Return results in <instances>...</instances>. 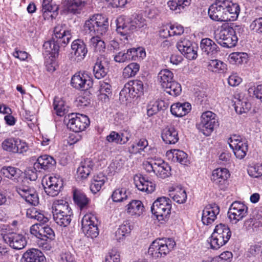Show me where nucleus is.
I'll use <instances>...</instances> for the list:
<instances>
[{"label": "nucleus", "mask_w": 262, "mask_h": 262, "mask_svg": "<svg viewBox=\"0 0 262 262\" xmlns=\"http://www.w3.org/2000/svg\"><path fill=\"white\" fill-rule=\"evenodd\" d=\"M108 27L107 18L101 14H95L86 20L83 26L85 33L93 36L90 39V45L94 49L100 40L99 36L105 34Z\"/></svg>", "instance_id": "f257e3e1"}, {"label": "nucleus", "mask_w": 262, "mask_h": 262, "mask_svg": "<svg viewBox=\"0 0 262 262\" xmlns=\"http://www.w3.org/2000/svg\"><path fill=\"white\" fill-rule=\"evenodd\" d=\"M54 36L50 40L45 42L43 47L54 57L58 54L60 47H65L70 41L72 35L67 30L65 25H58L54 28Z\"/></svg>", "instance_id": "f03ea898"}, {"label": "nucleus", "mask_w": 262, "mask_h": 262, "mask_svg": "<svg viewBox=\"0 0 262 262\" xmlns=\"http://www.w3.org/2000/svg\"><path fill=\"white\" fill-rule=\"evenodd\" d=\"M231 236V232L227 225L222 223L217 225L210 237L211 248L219 249L229 241Z\"/></svg>", "instance_id": "7ed1b4c3"}, {"label": "nucleus", "mask_w": 262, "mask_h": 262, "mask_svg": "<svg viewBox=\"0 0 262 262\" xmlns=\"http://www.w3.org/2000/svg\"><path fill=\"white\" fill-rule=\"evenodd\" d=\"M175 245V242L171 238L157 239L150 245L148 253L155 258L164 257Z\"/></svg>", "instance_id": "20e7f679"}, {"label": "nucleus", "mask_w": 262, "mask_h": 262, "mask_svg": "<svg viewBox=\"0 0 262 262\" xmlns=\"http://www.w3.org/2000/svg\"><path fill=\"white\" fill-rule=\"evenodd\" d=\"M219 125L217 115L211 111H206L202 113L196 127L204 135L208 136Z\"/></svg>", "instance_id": "39448f33"}, {"label": "nucleus", "mask_w": 262, "mask_h": 262, "mask_svg": "<svg viewBox=\"0 0 262 262\" xmlns=\"http://www.w3.org/2000/svg\"><path fill=\"white\" fill-rule=\"evenodd\" d=\"M171 201L166 197L158 198L152 204L151 211L159 221H165L170 213Z\"/></svg>", "instance_id": "423d86ee"}, {"label": "nucleus", "mask_w": 262, "mask_h": 262, "mask_svg": "<svg viewBox=\"0 0 262 262\" xmlns=\"http://www.w3.org/2000/svg\"><path fill=\"white\" fill-rule=\"evenodd\" d=\"M143 83L139 80L130 81L126 83L120 92V98H125L126 100L128 98L139 96L143 94Z\"/></svg>", "instance_id": "0eeeda50"}, {"label": "nucleus", "mask_w": 262, "mask_h": 262, "mask_svg": "<svg viewBox=\"0 0 262 262\" xmlns=\"http://www.w3.org/2000/svg\"><path fill=\"white\" fill-rule=\"evenodd\" d=\"M2 147L4 150L14 154H23L29 149L26 142L15 138L5 139L2 143Z\"/></svg>", "instance_id": "6e6552de"}, {"label": "nucleus", "mask_w": 262, "mask_h": 262, "mask_svg": "<svg viewBox=\"0 0 262 262\" xmlns=\"http://www.w3.org/2000/svg\"><path fill=\"white\" fill-rule=\"evenodd\" d=\"M68 127L75 133L84 130L90 124L88 116L80 114H71L68 115Z\"/></svg>", "instance_id": "1a4fd4ad"}, {"label": "nucleus", "mask_w": 262, "mask_h": 262, "mask_svg": "<svg viewBox=\"0 0 262 262\" xmlns=\"http://www.w3.org/2000/svg\"><path fill=\"white\" fill-rule=\"evenodd\" d=\"M23 183L16 186L17 192L27 203L34 206L37 205L39 203V199L36 190L34 188L26 185L25 181H23Z\"/></svg>", "instance_id": "9d476101"}, {"label": "nucleus", "mask_w": 262, "mask_h": 262, "mask_svg": "<svg viewBox=\"0 0 262 262\" xmlns=\"http://www.w3.org/2000/svg\"><path fill=\"white\" fill-rule=\"evenodd\" d=\"M248 213V207L240 202H233L228 212V215L230 221L236 224L245 217Z\"/></svg>", "instance_id": "9b49d317"}, {"label": "nucleus", "mask_w": 262, "mask_h": 262, "mask_svg": "<svg viewBox=\"0 0 262 262\" xmlns=\"http://www.w3.org/2000/svg\"><path fill=\"white\" fill-rule=\"evenodd\" d=\"M5 242L13 249L19 250L24 248L27 245L26 237L21 234L15 232H9L3 236Z\"/></svg>", "instance_id": "f8f14e48"}, {"label": "nucleus", "mask_w": 262, "mask_h": 262, "mask_svg": "<svg viewBox=\"0 0 262 262\" xmlns=\"http://www.w3.org/2000/svg\"><path fill=\"white\" fill-rule=\"evenodd\" d=\"M92 78L86 74H75L71 79V85L78 90H88L93 85Z\"/></svg>", "instance_id": "ddd939ff"}, {"label": "nucleus", "mask_w": 262, "mask_h": 262, "mask_svg": "<svg viewBox=\"0 0 262 262\" xmlns=\"http://www.w3.org/2000/svg\"><path fill=\"white\" fill-rule=\"evenodd\" d=\"M220 211V207L215 203L206 205L202 211V222L203 224L207 226L212 224L216 219Z\"/></svg>", "instance_id": "4468645a"}, {"label": "nucleus", "mask_w": 262, "mask_h": 262, "mask_svg": "<svg viewBox=\"0 0 262 262\" xmlns=\"http://www.w3.org/2000/svg\"><path fill=\"white\" fill-rule=\"evenodd\" d=\"M118 33L124 36L127 39V37L132 34L134 30V25H132L129 17L125 16H120L116 20Z\"/></svg>", "instance_id": "2eb2a0df"}, {"label": "nucleus", "mask_w": 262, "mask_h": 262, "mask_svg": "<svg viewBox=\"0 0 262 262\" xmlns=\"http://www.w3.org/2000/svg\"><path fill=\"white\" fill-rule=\"evenodd\" d=\"M224 6L221 3L215 2L212 4L208 9V15L210 18L214 21H227Z\"/></svg>", "instance_id": "dca6fc26"}, {"label": "nucleus", "mask_w": 262, "mask_h": 262, "mask_svg": "<svg viewBox=\"0 0 262 262\" xmlns=\"http://www.w3.org/2000/svg\"><path fill=\"white\" fill-rule=\"evenodd\" d=\"M230 173L227 169L217 168L212 172L211 180L215 184L223 189L226 185Z\"/></svg>", "instance_id": "f3484780"}, {"label": "nucleus", "mask_w": 262, "mask_h": 262, "mask_svg": "<svg viewBox=\"0 0 262 262\" xmlns=\"http://www.w3.org/2000/svg\"><path fill=\"white\" fill-rule=\"evenodd\" d=\"M62 186V180L56 177H50L44 186L45 191L50 196H56Z\"/></svg>", "instance_id": "a211bd4d"}, {"label": "nucleus", "mask_w": 262, "mask_h": 262, "mask_svg": "<svg viewBox=\"0 0 262 262\" xmlns=\"http://www.w3.org/2000/svg\"><path fill=\"white\" fill-rule=\"evenodd\" d=\"M134 182L136 187L141 191L150 193L155 189L156 185L142 175H136L134 177Z\"/></svg>", "instance_id": "6ab92c4d"}, {"label": "nucleus", "mask_w": 262, "mask_h": 262, "mask_svg": "<svg viewBox=\"0 0 262 262\" xmlns=\"http://www.w3.org/2000/svg\"><path fill=\"white\" fill-rule=\"evenodd\" d=\"M108 72V63L105 58L103 56L98 57L93 67V72L97 79L104 77Z\"/></svg>", "instance_id": "aec40b11"}, {"label": "nucleus", "mask_w": 262, "mask_h": 262, "mask_svg": "<svg viewBox=\"0 0 262 262\" xmlns=\"http://www.w3.org/2000/svg\"><path fill=\"white\" fill-rule=\"evenodd\" d=\"M45 259V257L40 250L31 249L23 254L20 262H43Z\"/></svg>", "instance_id": "412c9836"}, {"label": "nucleus", "mask_w": 262, "mask_h": 262, "mask_svg": "<svg viewBox=\"0 0 262 262\" xmlns=\"http://www.w3.org/2000/svg\"><path fill=\"white\" fill-rule=\"evenodd\" d=\"M200 47L203 52L211 56V57H215V55H216L220 51L219 48L217 45L213 40L208 38L202 39Z\"/></svg>", "instance_id": "4be33fe9"}, {"label": "nucleus", "mask_w": 262, "mask_h": 262, "mask_svg": "<svg viewBox=\"0 0 262 262\" xmlns=\"http://www.w3.org/2000/svg\"><path fill=\"white\" fill-rule=\"evenodd\" d=\"M87 4V1L84 0H68L67 10L73 14H80L84 11Z\"/></svg>", "instance_id": "5701e85b"}, {"label": "nucleus", "mask_w": 262, "mask_h": 262, "mask_svg": "<svg viewBox=\"0 0 262 262\" xmlns=\"http://www.w3.org/2000/svg\"><path fill=\"white\" fill-rule=\"evenodd\" d=\"M56 161L51 156L45 155L39 157L34 163V168L48 170L52 169L56 165Z\"/></svg>", "instance_id": "b1692460"}, {"label": "nucleus", "mask_w": 262, "mask_h": 262, "mask_svg": "<svg viewBox=\"0 0 262 262\" xmlns=\"http://www.w3.org/2000/svg\"><path fill=\"white\" fill-rule=\"evenodd\" d=\"M166 156L173 162H178L182 165H186L189 161L187 155L179 149H171L167 151Z\"/></svg>", "instance_id": "393cba45"}, {"label": "nucleus", "mask_w": 262, "mask_h": 262, "mask_svg": "<svg viewBox=\"0 0 262 262\" xmlns=\"http://www.w3.org/2000/svg\"><path fill=\"white\" fill-rule=\"evenodd\" d=\"M163 142L167 144H174L179 141L178 131L173 127H166L161 133Z\"/></svg>", "instance_id": "a878e982"}, {"label": "nucleus", "mask_w": 262, "mask_h": 262, "mask_svg": "<svg viewBox=\"0 0 262 262\" xmlns=\"http://www.w3.org/2000/svg\"><path fill=\"white\" fill-rule=\"evenodd\" d=\"M224 5V3H223ZM224 9L228 18L227 21H233L237 19L240 12L239 6L237 4L233 3L227 0L225 3Z\"/></svg>", "instance_id": "bb28decb"}, {"label": "nucleus", "mask_w": 262, "mask_h": 262, "mask_svg": "<svg viewBox=\"0 0 262 262\" xmlns=\"http://www.w3.org/2000/svg\"><path fill=\"white\" fill-rule=\"evenodd\" d=\"M71 48L72 53H74L77 60L83 59L88 52L85 44L80 39H76L73 41Z\"/></svg>", "instance_id": "cd10ccee"}, {"label": "nucleus", "mask_w": 262, "mask_h": 262, "mask_svg": "<svg viewBox=\"0 0 262 262\" xmlns=\"http://www.w3.org/2000/svg\"><path fill=\"white\" fill-rule=\"evenodd\" d=\"M191 4V0H169L167 6L175 14L185 11Z\"/></svg>", "instance_id": "c85d7f7f"}, {"label": "nucleus", "mask_w": 262, "mask_h": 262, "mask_svg": "<svg viewBox=\"0 0 262 262\" xmlns=\"http://www.w3.org/2000/svg\"><path fill=\"white\" fill-rule=\"evenodd\" d=\"M94 162L91 159H86L80 163V166L77 168L78 177L81 179H86L90 175L94 167Z\"/></svg>", "instance_id": "c756f323"}, {"label": "nucleus", "mask_w": 262, "mask_h": 262, "mask_svg": "<svg viewBox=\"0 0 262 262\" xmlns=\"http://www.w3.org/2000/svg\"><path fill=\"white\" fill-rule=\"evenodd\" d=\"M243 31V28L241 26H236L232 28V32L230 33L227 39L224 40V44H220L221 46L231 48L235 47L237 42L238 38L237 33H240Z\"/></svg>", "instance_id": "7c9ffc66"}, {"label": "nucleus", "mask_w": 262, "mask_h": 262, "mask_svg": "<svg viewBox=\"0 0 262 262\" xmlns=\"http://www.w3.org/2000/svg\"><path fill=\"white\" fill-rule=\"evenodd\" d=\"M191 104L188 102L173 104L170 107L172 115L176 117H182L187 114L191 110Z\"/></svg>", "instance_id": "2f4dec72"}, {"label": "nucleus", "mask_w": 262, "mask_h": 262, "mask_svg": "<svg viewBox=\"0 0 262 262\" xmlns=\"http://www.w3.org/2000/svg\"><path fill=\"white\" fill-rule=\"evenodd\" d=\"M137 50L135 48L128 49L126 52H120L114 56V60L119 63L124 62L125 61L135 60L137 57Z\"/></svg>", "instance_id": "473e14b6"}, {"label": "nucleus", "mask_w": 262, "mask_h": 262, "mask_svg": "<svg viewBox=\"0 0 262 262\" xmlns=\"http://www.w3.org/2000/svg\"><path fill=\"white\" fill-rule=\"evenodd\" d=\"M155 174L158 177L165 179L170 174V166L166 162L161 159L157 160V166L155 167Z\"/></svg>", "instance_id": "72a5a7b5"}, {"label": "nucleus", "mask_w": 262, "mask_h": 262, "mask_svg": "<svg viewBox=\"0 0 262 262\" xmlns=\"http://www.w3.org/2000/svg\"><path fill=\"white\" fill-rule=\"evenodd\" d=\"M144 207L140 200H133L127 205V212L131 215L139 216L142 214Z\"/></svg>", "instance_id": "f704fd0d"}, {"label": "nucleus", "mask_w": 262, "mask_h": 262, "mask_svg": "<svg viewBox=\"0 0 262 262\" xmlns=\"http://www.w3.org/2000/svg\"><path fill=\"white\" fill-rule=\"evenodd\" d=\"M52 208L53 214H55L63 212L66 213L68 212L72 211L68 202L64 200H55L52 204Z\"/></svg>", "instance_id": "c9c22d12"}, {"label": "nucleus", "mask_w": 262, "mask_h": 262, "mask_svg": "<svg viewBox=\"0 0 262 262\" xmlns=\"http://www.w3.org/2000/svg\"><path fill=\"white\" fill-rule=\"evenodd\" d=\"M1 172L5 177L15 182L18 181L21 174V170L12 166H4L1 169Z\"/></svg>", "instance_id": "e433bc0d"}, {"label": "nucleus", "mask_w": 262, "mask_h": 262, "mask_svg": "<svg viewBox=\"0 0 262 262\" xmlns=\"http://www.w3.org/2000/svg\"><path fill=\"white\" fill-rule=\"evenodd\" d=\"M74 203L82 210L86 207L90 202V199L82 191L74 190L73 191Z\"/></svg>", "instance_id": "4c0bfd02"}, {"label": "nucleus", "mask_w": 262, "mask_h": 262, "mask_svg": "<svg viewBox=\"0 0 262 262\" xmlns=\"http://www.w3.org/2000/svg\"><path fill=\"white\" fill-rule=\"evenodd\" d=\"M106 178L102 173L95 176L92 181L90 189L94 194L99 192L106 182Z\"/></svg>", "instance_id": "58836bf2"}, {"label": "nucleus", "mask_w": 262, "mask_h": 262, "mask_svg": "<svg viewBox=\"0 0 262 262\" xmlns=\"http://www.w3.org/2000/svg\"><path fill=\"white\" fill-rule=\"evenodd\" d=\"M232 28L228 25H224L215 32V38L219 44H224V40L227 39L229 34L232 32Z\"/></svg>", "instance_id": "ea45409f"}, {"label": "nucleus", "mask_w": 262, "mask_h": 262, "mask_svg": "<svg viewBox=\"0 0 262 262\" xmlns=\"http://www.w3.org/2000/svg\"><path fill=\"white\" fill-rule=\"evenodd\" d=\"M230 148L233 150L236 157L242 159L246 155L248 146L247 141H244L232 144Z\"/></svg>", "instance_id": "a19ab883"}, {"label": "nucleus", "mask_w": 262, "mask_h": 262, "mask_svg": "<svg viewBox=\"0 0 262 262\" xmlns=\"http://www.w3.org/2000/svg\"><path fill=\"white\" fill-rule=\"evenodd\" d=\"M173 74L170 70L164 69L158 74V78L162 88H167V85L173 81Z\"/></svg>", "instance_id": "79ce46f5"}, {"label": "nucleus", "mask_w": 262, "mask_h": 262, "mask_svg": "<svg viewBox=\"0 0 262 262\" xmlns=\"http://www.w3.org/2000/svg\"><path fill=\"white\" fill-rule=\"evenodd\" d=\"M54 221L59 226L62 227L68 226L71 222L72 211L68 212L66 213H61L56 214H53Z\"/></svg>", "instance_id": "37998d69"}, {"label": "nucleus", "mask_w": 262, "mask_h": 262, "mask_svg": "<svg viewBox=\"0 0 262 262\" xmlns=\"http://www.w3.org/2000/svg\"><path fill=\"white\" fill-rule=\"evenodd\" d=\"M27 215L29 218L37 220L39 222L38 224L42 226L49 221L48 217L45 216L43 214L37 211L35 208L28 210L27 212Z\"/></svg>", "instance_id": "c03bdc74"}, {"label": "nucleus", "mask_w": 262, "mask_h": 262, "mask_svg": "<svg viewBox=\"0 0 262 262\" xmlns=\"http://www.w3.org/2000/svg\"><path fill=\"white\" fill-rule=\"evenodd\" d=\"M140 66L138 63L133 62L125 67L122 75L124 78H128L135 76L139 72Z\"/></svg>", "instance_id": "a18cd8bd"}, {"label": "nucleus", "mask_w": 262, "mask_h": 262, "mask_svg": "<svg viewBox=\"0 0 262 262\" xmlns=\"http://www.w3.org/2000/svg\"><path fill=\"white\" fill-rule=\"evenodd\" d=\"M131 231L130 226L128 221H124L116 231L115 236L117 240H121Z\"/></svg>", "instance_id": "49530a36"}, {"label": "nucleus", "mask_w": 262, "mask_h": 262, "mask_svg": "<svg viewBox=\"0 0 262 262\" xmlns=\"http://www.w3.org/2000/svg\"><path fill=\"white\" fill-rule=\"evenodd\" d=\"M53 106L58 116H63L68 111V106L66 105L64 101L59 98L54 99Z\"/></svg>", "instance_id": "de8ad7c7"}, {"label": "nucleus", "mask_w": 262, "mask_h": 262, "mask_svg": "<svg viewBox=\"0 0 262 262\" xmlns=\"http://www.w3.org/2000/svg\"><path fill=\"white\" fill-rule=\"evenodd\" d=\"M42 6V8L41 11L45 19H49V17H48V16L52 18L53 17V14H51L49 15V13L56 12L58 10V7L56 5L54 6H52L49 3L48 0H43Z\"/></svg>", "instance_id": "09e8293b"}, {"label": "nucleus", "mask_w": 262, "mask_h": 262, "mask_svg": "<svg viewBox=\"0 0 262 262\" xmlns=\"http://www.w3.org/2000/svg\"><path fill=\"white\" fill-rule=\"evenodd\" d=\"M168 85L167 88H163L167 93L173 96H177L181 94L182 89L180 83L173 81Z\"/></svg>", "instance_id": "8fccbe9b"}, {"label": "nucleus", "mask_w": 262, "mask_h": 262, "mask_svg": "<svg viewBox=\"0 0 262 262\" xmlns=\"http://www.w3.org/2000/svg\"><path fill=\"white\" fill-rule=\"evenodd\" d=\"M129 19L132 25H134L135 31L137 29L145 28L147 26L146 19L141 15L136 14Z\"/></svg>", "instance_id": "3c124183"}, {"label": "nucleus", "mask_w": 262, "mask_h": 262, "mask_svg": "<svg viewBox=\"0 0 262 262\" xmlns=\"http://www.w3.org/2000/svg\"><path fill=\"white\" fill-rule=\"evenodd\" d=\"M209 66L211 68V70L214 72L224 73L227 69L226 63L217 59L211 60Z\"/></svg>", "instance_id": "603ef678"}, {"label": "nucleus", "mask_w": 262, "mask_h": 262, "mask_svg": "<svg viewBox=\"0 0 262 262\" xmlns=\"http://www.w3.org/2000/svg\"><path fill=\"white\" fill-rule=\"evenodd\" d=\"M229 57L230 62L238 64L246 62L247 60V54L243 52L232 53Z\"/></svg>", "instance_id": "864d4df0"}, {"label": "nucleus", "mask_w": 262, "mask_h": 262, "mask_svg": "<svg viewBox=\"0 0 262 262\" xmlns=\"http://www.w3.org/2000/svg\"><path fill=\"white\" fill-rule=\"evenodd\" d=\"M234 105L236 112L240 114L247 112L251 108V104L246 100H238Z\"/></svg>", "instance_id": "5fc2aeb1"}, {"label": "nucleus", "mask_w": 262, "mask_h": 262, "mask_svg": "<svg viewBox=\"0 0 262 262\" xmlns=\"http://www.w3.org/2000/svg\"><path fill=\"white\" fill-rule=\"evenodd\" d=\"M86 221L84 222V227L83 232L88 237L94 238L99 235V230L97 226H92L91 227H88Z\"/></svg>", "instance_id": "6e6d98bb"}, {"label": "nucleus", "mask_w": 262, "mask_h": 262, "mask_svg": "<svg viewBox=\"0 0 262 262\" xmlns=\"http://www.w3.org/2000/svg\"><path fill=\"white\" fill-rule=\"evenodd\" d=\"M41 241H47V239L53 240L55 235L53 230L48 226L41 227Z\"/></svg>", "instance_id": "4d7b16f0"}, {"label": "nucleus", "mask_w": 262, "mask_h": 262, "mask_svg": "<svg viewBox=\"0 0 262 262\" xmlns=\"http://www.w3.org/2000/svg\"><path fill=\"white\" fill-rule=\"evenodd\" d=\"M112 198L114 202H120L126 200L127 195L124 188L117 189L113 193Z\"/></svg>", "instance_id": "13d9d810"}, {"label": "nucleus", "mask_w": 262, "mask_h": 262, "mask_svg": "<svg viewBox=\"0 0 262 262\" xmlns=\"http://www.w3.org/2000/svg\"><path fill=\"white\" fill-rule=\"evenodd\" d=\"M169 195L174 201L179 204L184 203L187 199L186 191L185 190L182 189L176 191L174 194L170 193Z\"/></svg>", "instance_id": "bf43d9fd"}, {"label": "nucleus", "mask_w": 262, "mask_h": 262, "mask_svg": "<svg viewBox=\"0 0 262 262\" xmlns=\"http://www.w3.org/2000/svg\"><path fill=\"white\" fill-rule=\"evenodd\" d=\"M86 221L88 227H91L92 226H97L98 220L96 216L92 213H88L84 215L81 221L82 230H83L84 222Z\"/></svg>", "instance_id": "052dcab7"}, {"label": "nucleus", "mask_w": 262, "mask_h": 262, "mask_svg": "<svg viewBox=\"0 0 262 262\" xmlns=\"http://www.w3.org/2000/svg\"><path fill=\"white\" fill-rule=\"evenodd\" d=\"M232 257V252L226 251L222 253L219 256L214 257L212 262H231Z\"/></svg>", "instance_id": "680f3d73"}, {"label": "nucleus", "mask_w": 262, "mask_h": 262, "mask_svg": "<svg viewBox=\"0 0 262 262\" xmlns=\"http://www.w3.org/2000/svg\"><path fill=\"white\" fill-rule=\"evenodd\" d=\"M250 176L253 178H258L262 176V164H257L250 167L248 169Z\"/></svg>", "instance_id": "e2e57ef3"}, {"label": "nucleus", "mask_w": 262, "mask_h": 262, "mask_svg": "<svg viewBox=\"0 0 262 262\" xmlns=\"http://www.w3.org/2000/svg\"><path fill=\"white\" fill-rule=\"evenodd\" d=\"M250 28L254 32L262 35V17L254 20L251 23Z\"/></svg>", "instance_id": "0e129e2a"}, {"label": "nucleus", "mask_w": 262, "mask_h": 262, "mask_svg": "<svg viewBox=\"0 0 262 262\" xmlns=\"http://www.w3.org/2000/svg\"><path fill=\"white\" fill-rule=\"evenodd\" d=\"M167 32L169 36L180 35L183 33L184 28L180 25H170Z\"/></svg>", "instance_id": "69168bd1"}, {"label": "nucleus", "mask_w": 262, "mask_h": 262, "mask_svg": "<svg viewBox=\"0 0 262 262\" xmlns=\"http://www.w3.org/2000/svg\"><path fill=\"white\" fill-rule=\"evenodd\" d=\"M124 165V161L122 159H116L110 165L109 168L112 172H118L121 170Z\"/></svg>", "instance_id": "338daca9"}, {"label": "nucleus", "mask_w": 262, "mask_h": 262, "mask_svg": "<svg viewBox=\"0 0 262 262\" xmlns=\"http://www.w3.org/2000/svg\"><path fill=\"white\" fill-rule=\"evenodd\" d=\"M105 262H120V254L115 250L110 251L105 257Z\"/></svg>", "instance_id": "774afa93"}]
</instances>
